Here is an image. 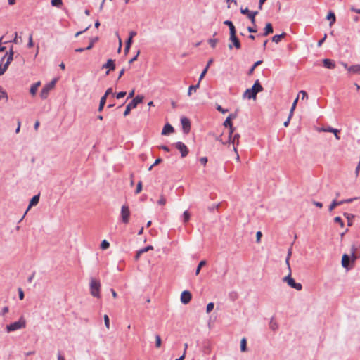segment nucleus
Masks as SVG:
<instances>
[{
	"label": "nucleus",
	"instance_id": "nucleus-1",
	"mask_svg": "<svg viewBox=\"0 0 360 360\" xmlns=\"http://www.w3.org/2000/svg\"><path fill=\"white\" fill-rule=\"evenodd\" d=\"M263 87L258 80H257L252 88L248 89L243 94V97L248 99H255L257 93L262 91Z\"/></svg>",
	"mask_w": 360,
	"mask_h": 360
},
{
	"label": "nucleus",
	"instance_id": "nucleus-2",
	"mask_svg": "<svg viewBox=\"0 0 360 360\" xmlns=\"http://www.w3.org/2000/svg\"><path fill=\"white\" fill-rule=\"evenodd\" d=\"M101 283L98 280L94 278L90 279V293L93 297L96 298L101 297Z\"/></svg>",
	"mask_w": 360,
	"mask_h": 360
},
{
	"label": "nucleus",
	"instance_id": "nucleus-3",
	"mask_svg": "<svg viewBox=\"0 0 360 360\" xmlns=\"http://www.w3.org/2000/svg\"><path fill=\"white\" fill-rule=\"evenodd\" d=\"M25 327L26 321L22 317H20L18 321L7 325L6 327V330L7 333H11L25 328Z\"/></svg>",
	"mask_w": 360,
	"mask_h": 360
},
{
	"label": "nucleus",
	"instance_id": "nucleus-4",
	"mask_svg": "<svg viewBox=\"0 0 360 360\" xmlns=\"http://www.w3.org/2000/svg\"><path fill=\"white\" fill-rule=\"evenodd\" d=\"M291 274L292 271L290 268V269H288V274L283 278V281L287 283L288 285L291 288H295L297 290H301L302 288V284L300 283H296L295 280L292 278Z\"/></svg>",
	"mask_w": 360,
	"mask_h": 360
},
{
	"label": "nucleus",
	"instance_id": "nucleus-5",
	"mask_svg": "<svg viewBox=\"0 0 360 360\" xmlns=\"http://www.w3.org/2000/svg\"><path fill=\"white\" fill-rule=\"evenodd\" d=\"M143 100V96L138 95L136 96L126 107L124 112V116H127L131 109L135 108L139 103H141Z\"/></svg>",
	"mask_w": 360,
	"mask_h": 360
},
{
	"label": "nucleus",
	"instance_id": "nucleus-6",
	"mask_svg": "<svg viewBox=\"0 0 360 360\" xmlns=\"http://www.w3.org/2000/svg\"><path fill=\"white\" fill-rule=\"evenodd\" d=\"M13 51L12 49L10 50L9 54L8 56H4L1 60L4 61L6 58V61L4 64H0V75H3L6 70H7L9 64L13 60Z\"/></svg>",
	"mask_w": 360,
	"mask_h": 360
},
{
	"label": "nucleus",
	"instance_id": "nucleus-7",
	"mask_svg": "<svg viewBox=\"0 0 360 360\" xmlns=\"http://www.w3.org/2000/svg\"><path fill=\"white\" fill-rule=\"evenodd\" d=\"M121 221L123 224H127L129 222L130 210L128 205H123L120 212Z\"/></svg>",
	"mask_w": 360,
	"mask_h": 360
},
{
	"label": "nucleus",
	"instance_id": "nucleus-8",
	"mask_svg": "<svg viewBox=\"0 0 360 360\" xmlns=\"http://www.w3.org/2000/svg\"><path fill=\"white\" fill-rule=\"evenodd\" d=\"M236 34V32L230 34L229 39L232 42V44H229V48L230 49H231L233 46L237 49H240V46H241L240 43L239 39L237 38Z\"/></svg>",
	"mask_w": 360,
	"mask_h": 360
},
{
	"label": "nucleus",
	"instance_id": "nucleus-9",
	"mask_svg": "<svg viewBox=\"0 0 360 360\" xmlns=\"http://www.w3.org/2000/svg\"><path fill=\"white\" fill-rule=\"evenodd\" d=\"M174 145L175 147L181 152V157L184 158L188 154V149L183 142L179 141Z\"/></svg>",
	"mask_w": 360,
	"mask_h": 360
},
{
	"label": "nucleus",
	"instance_id": "nucleus-10",
	"mask_svg": "<svg viewBox=\"0 0 360 360\" xmlns=\"http://www.w3.org/2000/svg\"><path fill=\"white\" fill-rule=\"evenodd\" d=\"M192 299V295L188 290H184L181 294V302L186 304L190 302Z\"/></svg>",
	"mask_w": 360,
	"mask_h": 360
},
{
	"label": "nucleus",
	"instance_id": "nucleus-11",
	"mask_svg": "<svg viewBox=\"0 0 360 360\" xmlns=\"http://www.w3.org/2000/svg\"><path fill=\"white\" fill-rule=\"evenodd\" d=\"M181 123L182 125L184 132L187 134L191 129L190 120L187 117H183L181 118Z\"/></svg>",
	"mask_w": 360,
	"mask_h": 360
},
{
	"label": "nucleus",
	"instance_id": "nucleus-12",
	"mask_svg": "<svg viewBox=\"0 0 360 360\" xmlns=\"http://www.w3.org/2000/svg\"><path fill=\"white\" fill-rule=\"evenodd\" d=\"M39 201V194L38 195H34L32 199L30 200V203H29V206L27 209V210L25 211L22 218L25 217V215L27 213V212L29 211V210L32 207V206H34L38 204Z\"/></svg>",
	"mask_w": 360,
	"mask_h": 360
},
{
	"label": "nucleus",
	"instance_id": "nucleus-13",
	"mask_svg": "<svg viewBox=\"0 0 360 360\" xmlns=\"http://www.w3.org/2000/svg\"><path fill=\"white\" fill-rule=\"evenodd\" d=\"M102 68L108 69V70L106 72V75H108L110 70H113L115 68V60L112 59H108L107 63L103 65Z\"/></svg>",
	"mask_w": 360,
	"mask_h": 360
},
{
	"label": "nucleus",
	"instance_id": "nucleus-14",
	"mask_svg": "<svg viewBox=\"0 0 360 360\" xmlns=\"http://www.w3.org/2000/svg\"><path fill=\"white\" fill-rule=\"evenodd\" d=\"M51 90L52 89L47 84L44 85V86L42 88L40 92L41 98L42 99H46Z\"/></svg>",
	"mask_w": 360,
	"mask_h": 360
},
{
	"label": "nucleus",
	"instance_id": "nucleus-15",
	"mask_svg": "<svg viewBox=\"0 0 360 360\" xmlns=\"http://www.w3.org/2000/svg\"><path fill=\"white\" fill-rule=\"evenodd\" d=\"M323 66L328 69H334L335 68V63L334 60L325 58L323 60Z\"/></svg>",
	"mask_w": 360,
	"mask_h": 360
},
{
	"label": "nucleus",
	"instance_id": "nucleus-16",
	"mask_svg": "<svg viewBox=\"0 0 360 360\" xmlns=\"http://www.w3.org/2000/svg\"><path fill=\"white\" fill-rule=\"evenodd\" d=\"M349 262L350 258L349 255H347V254H344L342 258V266L347 270L349 269Z\"/></svg>",
	"mask_w": 360,
	"mask_h": 360
},
{
	"label": "nucleus",
	"instance_id": "nucleus-17",
	"mask_svg": "<svg viewBox=\"0 0 360 360\" xmlns=\"http://www.w3.org/2000/svg\"><path fill=\"white\" fill-rule=\"evenodd\" d=\"M213 63V59L212 58H210L208 61H207V65L206 67L205 68V69L202 70V72H201L200 75V77H199V82H200V81L204 78L205 75H206L208 69H209V67L211 65V64Z\"/></svg>",
	"mask_w": 360,
	"mask_h": 360
},
{
	"label": "nucleus",
	"instance_id": "nucleus-18",
	"mask_svg": "<svg viewBox=\"0 0 360 360\" xmlns=\"http://www.w3.org/2000/svg\"><path fill=\"white\" fill-rule=\"evenodd\" d=\"M174 131V128L169 124H166L162 131V135H167Z\"/></svg>",
	"mask_w": 360,
	"mask_h": 360
},
{
	"label": "nucleus",
	"instance_id": "nucleus-19",
	"mask_svg": "<svg viewBox=\"0 0 360 360\" xmlns=\"http://www.w3.org/2000/svg\"><path fill=\"white\" fill-rule=\"evenodd\" d=\"M347 71L349 73H351V74H356V73L360 74V65L356 64L354 65H351L348 68Z\"/></svg>",
	"mask_w": 360,
	"mask_h": 360
},
{
	"label": "nucleus",
	"instance_id": "nucleus-20",
	"mask_svg": "<svg viewBox=\"0 0 360 360\" xmlns=\"http://www.w3.org/2000/svg\"><path fill=\"white\" fill-rule=\"evenodd\" d=\"M41 82L39 81L34 84H32L30 87V92L32 96H34L38 91V88L40 86Z\"/></svg>",
	"mask_w": 360,
	"mask_h": 360
},
{
	"label": "nucleus",
	"instance_id": "nucleus-21",
	"mask_svg": "<svg viewBox=\"0 0 360 360\" xmlns=\"http://www.w3.org/2000/svg\"><path fill=\"white\" fill-rule=\"evenodd\" d=\"M327 132H330L331 134H334L335 137V139L337 140H340V136L338 134L339 132H340V130L328 126V127H327Z\"/></svg>",
	"mask_w": 360,
	"mask_h": 360
},
{
	"label": "nucleus",
	"instance_id": "nucleus-22",
	"mask_svg": "<svg viewBox=\"0 0 360 360\" xmlns=\"http://www.w3.org/2000/svg\"><path fill=\"white\" fill-rule=\"evenodd\" d=\"M239 139H240V135L238 134H236L233 138L231 137V141H229V139L228 140L227 143H231L233 145L238 146L239 144Z\"/></svg>",
	"mask_w": 360,
	"mask_h": 360
},
{
	"label": "nucleus",
	"instance_id": "nucleus-23",
	"mask_svg": "<svg viewBox=\"0 0 360 360\" xmlns=\"http://www.w3.org/2000/svg\"><path fill=\"white\" fill-rule=\"evenodd\" d=\"M286 35V34L285 32H283L282 34H276V35H274L273 37H272V41L276 44L279 43L281 41V40Z\"/></svg>",
	"mask_w": 360,
	"mask_h": 360
},
{
	"label": "nucleus",
	"instance_id": "nucleus-24",
	"mask_svg": "<svg viewBox=\"0 0 360 360\" xmlns=\"http://www.w3.org/2000/svg\"><path fill=\"white\" fill-rule=\"evenodd\" d=\"M273 32V27L271 23L268 22L264 27V36H267L269 34Z\"/></svg>",
	"mask_w": 360,
	"mask_h": 360
},
{
	"label": "nucleus",
	"instance_id": "nucleus-25",
	"mask_svg": "<svg viewBox=\"0 0 360 360\" xmlns=\"http://www.w3.org/2000/svg\"><path fill=\"white\" fill-rule=\"evenodd\" d=\"M327 20H330V26H332L335 22V15L334 14V13L333 12H329L328 14L327 15V17H326Z\"/></svg>",
	"mask_w": 360,
	"mask_h": 360
},
{
	"label": "nucleus",
	"instance_id": "nucleus-26",
	"mask_svg": "<svg viewBox=\"0 0 360 360\" xmlns=\"http://www.w3.org/2000/svg\"><path fill=\"white\" fill-rule=\"evenodd\" d=\"M224 24L228 25V27H229V30H230V34L231 33H233V32H236V28L233 24V22L230 20H225L224 22Z\"/></svg>",
	"mask_w": 360,
	"mask_h": 360
},
{
	"label": "nucleus",
	"instance_id": "nucleus-27",
	"mask_svg": "<svg viewBox=\"0 0 360 360\" xmlns=\"http://www.w3.org/2000/svg\"><path fill=\"white\" fill-rule=\"evenodd\" d=\"M240 351L242 352L247 351V340L245 338H242L240 340Z\"/></svg>",
	"mask_w": 360,
	"mask_h": 360
},
{
	"label": "nucleus",
	"instance_id": "nucleus-28",
	"mask_svg": "<svg viewBox=\"0 0 360 360\" xmlns=\"http://www.w3.org/2000/svg\"><path fill=\"white\" fill-rule=\"evenodd\" d=\"M257 11L250 12L248 14V18L251 20L253 25H255V16L257 15Z\"/></svg>",
	"mask_w": 360,
	"mask_h": 360
},
{
	"label": "nucleus",
	"instance_id": "nucleus-29",
	"mask_svg": "<svg viewBox=\"0 0 360 360\" xmlns=\"http://www.w3.org/2000/svg\"><path fill=\"white\" fill-rule=\"evenodd\" d=\"M342 204V202L338 201L336 200H334L332 201L331 204L329 206V211L333 210L337 206L340 205Z\"/></svg>",
	"mask_w": 360,
	"mask_h": 360
},
{
	"label": "nucleus",
	"instance_id": "nucleus-30",
	"mask_svg": "<svg viewBox=\"0 0 360 360\" xmlns=\"http://www.w3.org/2000/svg\"><path fill=\"white\" fill-rule=\"evenodd\" d=\"M291 255H292V248H290L288 249V255H287V257H286V259H285V264L287 265L288 269H290V259Z\"/></svg>",
	"mask_w": 360,
	"mask_h": 360
},
{
	"label": "nucleus",
	"instance_id": "nucleus-31",
	"mask_svg": "<svg viewBox=\"0 0 360 360\" xmlns=\"http://www.w3.org/2000/svg\"><path fill=\"white\" fill-rule=\"evenodd\" d=\"M200 86V82H198L196 85H191L189 86L188 90V95L191 96L192 94V91H195Z\"/></svg>",
	"mask_w": 360,
	"mask_h": 360
},
{
	"label": "nucleus",
	"instance_id": "nucleus-32",
	"mask_svg": "<svg viewBox=\"0 0 360 360\" xmlns=\"http://www.w3.org/2000/svg\"><path fill=\"white\" fill-rule=\"evenodd\" d=\"M344 216L347 219L348 221V226H350L352 225V219L354 217V216L352 214L349 213H344Z\"/></svg>",
	"mask_w": 360,
	"mask_h": 360
},
{
	"label": "nucleus",
	"instance_id": "nucleus-33",
	"mask_svg": "<svg viewBox=\"0 0 360 360\" xmlns=\"http://www.w3.org/2000/svg\"><path fill=\"white\" fill-rule=\"evenodd\" d=\"M298 99H299V96H297V97L295 99V101H294V102H293V103H292V107H291L290 110V117H292V115H293V113H294L295 109V108H296V105H297V103Z\"/></svg>",
	"mask_w": 360,
	"mask_h": 360
},
{
	"label": "nucleus",
	"instance_id": "nucleus-34",
	"mask_svg": "<svg viewBox=\"0 0 360 360\" xmlns=\"http://www.w3.org/2000/svg\"><path fill=\"white\" fill-rule=\"evenodd\" d=\"M136 35V32L135 31H131L129 32V37L128 38V39L127 40L126 43L127 44V45H131V43H132V39L134 37H135Z\"/></svg>",
	"mask_w": 360,
	"mask_h": 360
},
{
	"label": "nucleus",
	"instance_id": "nucleus-35",
	"mask_svg": "<svg viewBox=\"0 0 360 360\" xmlns=\"http://www.w3.org/2000/svg\"><path fill=\"white\" fill-rule=\"evenodd\" d=\"M206 264L205 260H202L198 264L196 270H195V275H198L200 274V269L202 266H204Z\"/></svg>",
	"mask_w": 360,
	"mask_h": 360
},
{
	"label": "nucleus",
	"instance_id": "nucleus-36",
	"mask_svg": "<svg viewBox=\"0 0 360 360\" xmlns=\"http://www.w3.org/2000/svg\"><path fill=\"white\" fill-rule=\"evenodd\" d=\"M278 323L274 320V319H271L269 322V328L271 330H276L278 329Z\"/></svg>",
	"mask_w": 360,
	"mask_h": 360
},
{
	"label": "nucleus",
	"instance_id": "nucleus-37",
	"mask_svg": "<svg viewBox=\"0 0 360 360\" xmlns=\"http://www.w3.org/2000/svg\"><path fill=\"white\" fill-rule=\"evenodd\" d=\"M105 102H106V98L105 96H102L101 98V101H100V104H99V107H98V111H102L103 109V107L105 104Z\"/></svg>",
	"mask_w": 360,
	"mask_h": 360
},
{
	"label": "nucleus",
	"instance_id": "nucleus-38",
	"mask_svg": "<svg viewBox=\"0 0 360 360\" xmlns=\"http://www.w3.org/2000/svg\"><path fill=\"white\" fill-rule=\"evenodd\" d=\"M167 200L163 195L160 196V199L158 200L157 203L159 205L163 206L166 204Z\"/></svg>",
	"mask_w": 360,
	"mask_h": 360
},
{
	"label": "nucleus",
	"instance_id": "nucleus-39",
	"mask_svg": "<svg viewBox=\"0 0 360 360\" xmlns=\"http://www.w3.org/2000/svg\"><path fill=\"white\" fill-rule=\"evenodd\" d=\"M262 63V60H258L254 63V65L252 66V68L249 70L248 74L251 75L254 72V70L255 68L258 65H259Z\"/></svg>",
	"mask_w": 360,
	"mask_h": 360
},
{
	"label": "nucleus",
	"instance_id": "nucleus-40",
	"mask_svg": "<svg viewBox=\"0 0 360 360\" xmlns=\"http://www.w3.org/2000/svg\"><path fill=\"white\" fill-rule=\"evenodd\" d=\"M182 217H183V221H184V223H186L187 221H188L189 219H190V214H189V212L188 211H185L183 213Z\"/></svg>",
	"mask_w": 360,
	"mask_h": 360
},
{
	"label": "nucleus",
	"instance_id": "nucleus-41",
	"mask_svg": "<svg viewBox=\"0 0 360 360\" xmlns=\"http://www.w3.org/2000/svg\"><path fill=\"white\" fill-rule=\"evenodd\" d=\"M51 4L53 6L60 7L63 4L62 0H51Z\"/></svg>",
	"mask_w": 360,
	"mask_h": 360
},
{
	"label": "nucleus",
	"instance_id": "nucleus-42",
	"mask_svg": "<svg viewBox=\"0 0 360 360\" xmlns=\"http://www.w3.org/2000/svg\"><path fill=\"white\" fill-rule=\"evenodd\" d=\"M162 345L161 338L159 335H155V347L159 348Z\"/></svg>",
	"mask_w": 360,
	"mask_h": 360
},
{
	"label": "nucleus",
	"instance_id": "nucleus-43",
	"mask_svg": "<svg viewBox=\"0 0 360 360\" xmlns=\"http://www.w3.org/2000/svg\"><path fill=\"white\" fill-rule=\"evenodd\" d=\"M153 250V247L152 245H148L142 249L139 250V254H143L144 252H146L149 250Z\"/></svg>",
	"mask_w": 360,
	"mask_h": 360
},
{
	"label": "nucleus",
	"instance_id": "nucleus-44",
	"mask_svg": "<svg viewBox=\"0 0 360 360\" xmlns=\"http://www.w3.org/2000/svg\"><path fill=\"white\" fill-rule=\"evenodd\" d=\"M109 246L110 243L106 240H104L101 242V248L102 250H106L109 248Z\"/></svg>",
	"mask_w": 360,
	"mask_h": 360
},
{
	"label": "nucleus",
	"instance_id": "nucleus-45",
	"mask_svg": "<svg viewBox=\"0 0 360 360\" xmlns=\"http://www.w3.org/2000/svg\"><path fill=\"white\" fill-rule=\"evenodd\" d=\"M214 307V304L213 302L208 303L206 307V312L207 314L210 313L213 310Z\"/></svg>",
	"mask_w": 360,
	"mask_h": 360
},
{
	"label": "nucleus",
	"instance_id": "nucleus-46",
	"mask_svg": "<svg viewBox=\"0 0 360 360\" xmlns=\"http://www.w3.org/2000/svg\"><path fill=\"white\" fill-rule=\"evenodd\" d=\"M103 319H104V323H105V327L107 328V329H109L110 328V319H109L108 316L107 314H105L103 316Z\"/></svg>",
	"mask_w": 360,
	"mask_h": 360
},
{
	"label": "nucleus",
	"instance_id": "nucleus-47",
	"mask_svg": "<svg viewBox=\"0 0 360 360\" xmlns=\"http://www.w3.org/2000/svg\"><path fill=\"white\" fill-rule=\"evenodd\" d=\"M218 40L217 39H211L208 41L209 44L212 48H214L217 44Z\"/></svg>",
	"mask_w": 360,
	"mask_h": 360
},
{
	"label": "nucleus",
	"instance_id": "nucleus-48",
	"mask_svg": "<svg viewBox=\"0 0 360 360\" xmlns=\"http://www.w3.org/2000/svg\"><path fill=\"white\" fill-rule=\"evenodd\" d=\"M223 124L224 127H229L232 126V122H231V120H230V117H226V119L224 122Z\"/></svg>",
	"mask_w": 360,
	"mask_h": 360
},
{
	"label": "nucleus",
	"instance_id": "nucleus-49",
	"mask_svg": "<svg viewBox=\"0 0 360 360\" xmlns=\"http://www.w3.org/2000/svg\"><path fill=\"white\" fill-rule=\"evenodd\" d=\"M334 221L335 222H337L338 224H339L340 225V226H342V227L344 226V222L340 217H335L334 218Z\"/></svg>",
	"mask_w": 360,
	"mask_h": 360
},
{
	"label": "nucleus",
	"instance_id": "nucleus-50",
	"mask_svg": "<svg viewBox=\"0 0 360 360\" xmlns=\"http://www.w3.org/2000/svg\"><path fill=\"white\" fill-rule=\"evenodd\" d=\"M141 190H142V183H141V181H139L137 184L135 193L136 194H138V193H139L141 191Z\"/></svg>",
	"mask_w": 360,
	"mask_h": 360
},
{
	"label": "nucleus",
	"instance_id": "nucleus-51",
	"mask_svg": "<svg viewBox=\"0 0 360 360\" xmlns=\"http://www.w3.org/2000/svg\"><path fill=\"white\" fill-rule=\"evenodd\" d=\"M57 79L55 78L53 79L50 83L47 84V85L51 89H53L54 87H55V85L57 82Z\"/></svg>",
	"mask_w": 360,
	"mask_h": 360
},
{
	"label": "nucleus",
	"instance_id": "nucleus-52",
	"mask_svg": "<svg viewBox=\"0 0 360 360\" xmlns=\"http://www.w3.org/2000/svg\"><path fill=\"white\" fill-rule=\"evenodd\" d=\"M57 79L55 78L53 79L50 83L47 84V85L51 89H53L54 87H55V85L57 82Z\"/></svg>",
	"mask_w": 360,
	"mask_h": 360
},
{
	"label": "nucleus",
	"instance_id": "nucleus-53",
	"mask_svg": "<svg viewBox=\"0 0 360 360\" xmlns=\"http://www.w3.org/2000/svg\"><path fill=\"white\" fill-rule=\"evenodd\" d=\"M4 98H6V101L8 100L7 94L5 91L0 90V100Z\"/></svg>",
	"mask_w": 360,
	"mask_h": 360
},
{
	"label": "nucleus",
	"instance_id": "nucleus-54",
	"mask_svg": "<svg viewBox=\"0 0 360 360\" xmlns=\"http://www.w3.org/2000/svg\"><path fill=\"white\" fill-rule=\"evenodd\" d=\"M358 199L357 197H355V198H348V199H346V200H340V202H342V204L344 203H350L352 202H353L354 200Z\"/></svg>",
	"mask_w": 360,
	"mask_h": 360
},
{
	"label": "nucleus",
	"instance_id": "nucleus-55",
	"mask_svg": "<svg viewBox=\"0 0 360 360\" xmlns=\"http://www.w3.org/2000/svg\"><path fill=\"white\" fill-rule=\"evenodd\" d=\"M216 108L218 111L221 112V113H226V112H228L227 109H224L220 105H217Z\"/></svg>",
	"mask_w": 360,
	"mask_h": 360
},
{
	"label": "nucleus",
	"instance_id": "nucleus-56",
	"mask_svg": "<svg viewBox=\"0 0 360 360\" xmlns=\"http://www.w3.org/2000/svg\"><path fill=\"white\" fill-rule=\"evenodd\" d=\"M18 295L20 300L24 299V292L22 288H18Z\"/></svg>",
	"mask_w": 360,
	"mask_h": 360
},
{
	"label": "nucleus",
	"instance_id": "nucleus-57",
	"mask_svg": "<svg viewBox=\"0 0 360 360\" xmlns=\"http://www.w3.org/2000/svg\"><path fill=\"white\" fill-rule=\"evenodd\" d=\"M326 37H327V34H324V36H323V37L321 40H319V41H318V43H317V46H318L319 47H320V46L323 44V43L325 41V40H326Z\"/></svg>",
	"mask_w": 360,
	"mask_h": 360
},
{
	"label": "nucleus",
	"instance_id": "nucleus-58",
	"mask_svg": "<svg viewBox=\"0 0 360 360\" xmlns=\"http://www.w3.org/2000/svg\"><path fill=\"white\" fill-rule=\"evenodd\" d=\"M125 95H126V92L125 91H120L118 94H117L116 98L117 99H120V98H123Z\"/></svg>",
	"mask_w": 360,
	"mask_h": 360
},
{
	"label": "nucleus",
	"instance_id": "nucleus-59",
	"mask_svg": "<svg viewBox=\"0 0 360 360\" xmlns=\"http://www.w3.org/2000/svg\"><path fill=\"white\" fill-rule=\"evenodd\" d=\"M97 40V38H95L94 39H92L91 41V43L89 44V45L86 48V50H90L92 49L93 46H94V41H96Z\"/></svg>",
	"mask_w": 360,
	"mask_h": 360
},
{
	"label": "nucleus",
	"instance_id": "nucleus-60",
	"mask_svg": "<svg viewBox=\"0 0 360 360\" xmlns=\"http://www.w3.org/2000/svg\"><path fill=\"white\" fill-rule=\"evenodd\" d=\"M233 131H234V129L233 127V125L229 127V141H231V136L233 133Z\"/></svg>",
	"mask_w": 360,
	"mask_h": 360
},
{
	"label": "nucleus",
	"instance_id": "nucleus-61",
	"mask_svg": "<svg viewBox=\"0 0 360 360\" xmlns=\"http://www.w3.org/2000/svg\"><path fill=\"white\" fill-rule=\"evenodd\" d=\"M200 162L203 165H205L207 164V158L206 157H202L200 159Z\"/></svg>",
	"mask_w": 360,
	"mask_h": 360
},
{
	"label": "nucleus",
	"instance_id": "nucleus-62",
	"mask_svg": "<svg viewBox=\"0 0 360 360\" xmlns=\"http://www.w3.org/2000/svg\"><path fill=\"white\" fill-rule=\"evenodd\" d=\"M112 94V88H109L106 90L105 94L103 96H105V98H107V96L109 95V94Z\"/></svg>",
	"mask_w": 360,
	"mask_h": 360
},
{
	"label": "nucleus",
	"instance_id": "nucleus-63",
	"mask_svg": "<svg viewBox=\"0 0 360 360\" xmlns=\"http://www.w3.org/2000/svg\"><path fill=\"white\" fill-rule=\"evenodd\" d=\"M359 171H360V160H359V164H358V165H357V167H356V169H355L356 176H359Z\"/></svg>",
	"mask_w": 360,
	"mask_h": 360
},
{
	"label": "nucleus",
	"instance_id": "nucleus-64",
	"mask_svg": "<svg viewBox=\"0 0 360 360\" xmlns=\"http://www.w3.org/2000/svg\"><path fill=\"white\" fill-rule=\"evenodd\" d=\"M262 237L261 231H257L256 233L257 242L259 243Z\"/></svg>",
	"mask_w": 360,
	"mask_h": 360
}]
</instances>
